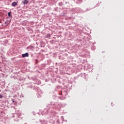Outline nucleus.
I'll return each mask as SVG.
<instances>
[{
	"instance_id": "nucleus-6",
	"label": "nucleus",
	"mask_w": 124,
	"mask_h": 124,
	"mask_svg": "<svg viewBox=\"0 0 124 124\" xmlns=\"http://www.w3.org/2000/svg\"><path fill=\"white\" fill-rule=\"evenodd\" d=\"M12 101H13V103H14V102H15V101H14V99H12Z\"/></svg>"
},
{
	"instance_id": "nucleus-2",
	"label": "nucleus",
	"mask_w": 124,
	"mask_h": 124,
	"mask_svg": "<svg viewBox=\"0 0 124 124\" xmlns=\"http://www.w3.org/2000/svg\"><path fill=\"white\" fill-rule=\"evenodd\" d=\"M22 2L23 3V4H28V3H29V1H28V0H24L23 1H22Z\"/></svg>"
},
{
	"instance_id": "nucleus-4",
	"label": "nucleus",
	"mask_w": 124,
	"mask_h": 124,
	"mask_svg": "<svg viewBox=\"0 0 124 124\" xmlns=\"http://www.w3.org/2000/svg\"><path fill=\"white\" fill-rule=\"evenodd\" d=\"M9 17H11V12H9L8 14Z\"/></svg>"
},
{
	"instance_id": "nucleus-1",
	"label": "nucleus",
	"mask_w": 124,
	"mask_h": 124,
	"mask_svg": "<svg viewBox=\"0 0 124 124\" xmlns=\"http://www.w3.org/2000/svg\"><path fill=\"white\" fill-rule=\"evenodd\" d=\"M22 58H26V57H29V53H26L25 54H23L22 55Z\"/></svg>"
},
{
	"instance_id": "nucleus-5",
	"label": "nucleus",
	"mask_w": 124,
	"mask_h": 124,
	"mask_svg": "<svg viewBox=\"0 0 124 124\" xmlns=\"http://www.w3.org/2000/svg\"><path fill=\"white\" fill-rule=\"evenodd\" d=\"M2 97H3L2 95L0 94V98H2Z\"/></svg>"
},
{
	"instance_id": "nucleus-3",
	"label": "nucleus",
	"mask_w": 124,
	"mask_h": 124,
	"mask_svg": "<svg viewBox=\"0 0 124 124\" xmlns=\"http://www.w3.org/2000/svg\"><path fill=\"white\" fill-rule=\"evenodd\" d=\"M12 6H16V5H17V2H13L12 3Z\"/></svg>"
}]
</instances>
